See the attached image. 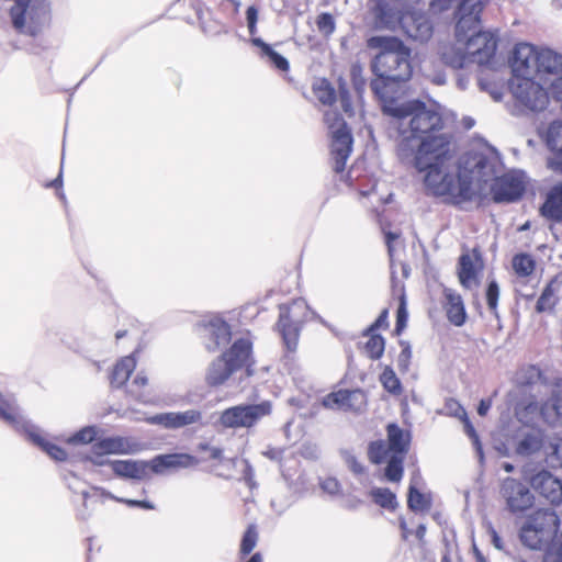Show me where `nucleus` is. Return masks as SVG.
<instances>
[{
	"label": "nucleus",
	"instance_id": "1",
	"mask_svg": "<svg viewBox=\"0 0 562 562\" xmlns=\"http://www.w3.org/2000/svg\"><path fill=\"white\" fill-rule=\"evenodd\" d=\"M451 158L450 142L436 138L432 143L424 140L419 150L406 161L424 173V184L428 195L450 198V203L460 205L474 199L475 192L471 181L462 173L453 175L446 170V162Z\"/></svg>",
	"mask_w": 562,
	"mask_h": 562
},
{
	"label": "nucleus",
	"instance_id": "2",
	"mask_svg": "<svg viewBox=\"0 0 562 562\" xmlns=\"http://www.w3.org/2000/svg\"><path fill=\"white\" fill-rule=\"evenodd\" d=\"M367 46L379 50L370 64L375 76L370 82L373 94L381 105L397 100L401 85L413 75L412 49L398 37L386 35L369 37Z\"/></svg>",
	"mask_w": 562,
	"mask_h": 562
},
{
	"label": "nucleus",
	"instance_id": "3",
	"mask_svg": "<svg viewBox=\"0 0 562 562\" xmlns=\"http://www.w3.org/2000/svg\"><path fill=\"white\" fill-rule=\"evenodd\" d=\"M381 109L384 114L401 121L408 119L409 135L403 136L397 145V155L402 161L415 156L424 140L432 144L434 139L440 137L450 142L445 133H440L443 128L441 115L428 109L420 100L389 101Z\"/></svg>",
	"mask_w": 562,
	"mask_h": 562
},
{
	"label": "nucleus",
	"instance_id": "4",
	"mask_svg": "<svg viewBox=\"0 0 562 562\" xmlns=\"http://www.w3.org/2000/svg\"><path fill=\"white\" fill-rule=\"evenodd\" d=\"M199 459L184 452L158 454L149 461L145 460H113L110 467L113 473L122 479L144 481L150 473L162 474L169 469H188L199 464Z\"/></svg>",
	"mask_w": 562,
	"mask_h": 562
},
{
	"label": "nucleus",
	"instance_id": "5",
	"mask_svg": "<svg viewBox=\"0 0 562 562\" xmlns=\"http://www.w3.org/2000/svg\"><path fill=\"white\" fill-rule=\"evenodd\" d=\"M513 74L548 80L549 76H562V54L550 48L538 49L529 43L515 46L510 60Z\"/></svg>",
	"mask_w": 562,
	"mask_h": 562
},
{
	"label": "nucleus",
	"instance_id": "6",
	"mask_svg": "<svg viewBox=\"0 0 562 562\" xmlns=\"http://www.w3.org/2000/svg\"><path fill=\"white\" fill-rule=\"evenodd\" d=\"M8 15L15 33L37 37L48 30L53 22L50 0H9Z\"/></svg>",
	"mask_w": 562,
	"mask_h": 562
},
{
	"label": "nucleus",
	"instance_id": "7",
	"mask_svg": "<svg viewBox=\"0 0 562 562\" xmlns=\"http://www.w3.org/2000/svg\"><path fill=\"white\" fill-rule=\"evenodd\" d=\"M376 20L387 26L400 24L403 32L407 37L418 41L427 42L434 33V23L425 11L417 9H391L385 0H382L379 5V13Z\"/></svg>",
	"mask_w": 562,
	"mask_h": 562
},
{
	"label": "nucleus",
	"instance_id": "8",
	"mask_svg": "<svg viewBox=\"0 0 562 562\" xmlns=\"http://www.w3.org/2000/svg\"><path fill=\"white\" fill-rule=\"evenodd\" d=\"M251 351L252 344L249 339H236L228 350L211 362L205 376L206 383L210 386L222 385L235 371L244 367L247 376L251 375Z\"/></svg>",
	"mask_w": 562,
	"mask_h": 562
},
{
	"label": "nucleus",
	"instance_id": "9",
	"mask_svg": "<svg viewBox=\"0 0 562 562\" xmlns=\"http://www.w3.org/2000/svg\"><path fill=\"white\" fill-rule=\"evenodd\" d=\"M503 161L494 147L484 150H470L460 160L459 172L464 175L471 183L475 180L484 184L495 181L503 172Z\"/></svg>",
	"mask_w": 562,
	"mask_h": 562
},
{
	"label": "nucleus",
	"instance_id": "10",
	"mask_svg": "<svg viewBox=\"0 0 562 562\" xmlns=\"http://www.w3.org/2000/svg\"><path fill=\"white\" fill-rule=\"evenodd\" d=\"M278 330L289 352L297 348L300 331L305 322L315 316L304 299H295L290 304L279 306Z\"/></svg>",
	"mask_w": 562,
	"mask_h": 562
},
{
	"label": "nucleus",
	"instance_id": "11",
	"mask_svg": "<svg viewBox=\"0 0 562 562\" xmlns=\"http://www.w3.org/2000/svg\"><path fill=\"white\" fill-rule=\"evenodd\" d=\"M488 0H459L453 13V35L457 43L483 30L482 14Z\"/></svg>",
	"mask_w": 562,
	"mask_h": 562
},
{
	"label": "nucleus",
	"instance_id": "12",
	"mask_svg": "<svg viewBox=\"0 0 562 562\" xmlns=\"http://www.w3.org/2000/svg\"><path fill=\"white\" fill-rule=\"evenodd\" d=\"M509 89L517 104L525 110L540 112L549 104L548 91L529 75L513 74Z\"/></svg>",
	"mask_w": 562,
	"mask_h": 562
},
{
	"label": "nucleus",
	"instance_id": "13",
	"mask_svg": "<svg viewBox=\"0 0 562 562\" xmlns=\"http://www.w3.org/2000/svg\"><path fill=\"white\" fill-rule=\"evenodd\" d=\"M560 525L558 515L552 510L537 513L529 518L520 530L521 542L530 549H541Z\"/></svg>",
	"mask_w": 562,
	"mask_h": 562
},
{
	"label": "nucleus",
	"instance_id": "14",
	"mask_svg": "<svg viewBox=\"0 0 562 562\" xmlns=\"http://www.w3.org/2000/svg\"><path fill=\"white\" fill-rule=\"evenodd\" d=\"M270 401L258 404H240L226 408L221 413L218 423L224 428H250L261 418L271 414Z\"/></svg>",
	"mask_w": 562,
	"mask_h": 562
},
{
	"label": "nucleus",
	"instance_id": "15",
	"mask_svg": "<svg viewBox=\"0 0 562 562\" xmlns=\"http://www.w3.org/2000/svg\"><path fill=\"white\" fill-rule=\"evenodd\" d=\"M461 44L470 53L472 64L480 66L490 64L497 50V36L491 31H480L464 40Z\"/></svg>",
	"mask_w": 562,
	"mask_h": 562
},
{
	"label": "nucleus",
	"instance_id": "16",
	"mask_svg": "<svg viewBox=\"0 0 562 562\" xmlns=\"http://www.w3.org/2000/svg\"><path fill=\"white\" fill-rule=\"evenodd\" d=\"M526 477L531 487L551 505L562 503V481L546 469L536 472L526 470Z\"/></svg>",
	"mask_w": 562,
	"mask_h": 562
},
{
	"label": "nucleus",
	"instance_id": "17",
	"mask_svg": "<svg viewBox=\"0 0 562 562\" xmlns=\"http://www.w3.org/2000/svg\"><path fill=\"white\" fill-rule=\"evenodd\" d=\"M199 328L209 351H216L222 346H226L232 338L229 325L217 315L201 321Z\"/></svg>",
	"mask_w": 562,
	"mask_h": 562
},
{
	"label": "nucleus",
	"instance_id": "18",
	"mask_svg": "<svg viewBox=\"0 0 562 562\" xmlns=\"http://www.w3.org/2000/svg\"><path fill=\"white\" fill-rule=\"evenodd\" d=\"M501 493L506 501L508 509L514 514L524 513L533 505V494L526 484L516 479H505Z\"/></svg>",
	"mask_w": 562,
	"mask_h": 562
},
{
	"label": "nucleus",
	"instance_id": "19",
	"mask_svg": "<svg viewBox=\"0 0 562 562\" xmlns=\"http://www.w3.org/2000/svg\"><path fill=\"white\" fill-rule=\"evenodd\" d=\"M321 403L325 408L358 413L367 406V395L361 389H340L324 396Z\"/></svg>",
	"mask_w": 562,
	"mask_h": 562
},
{
	"label": "nucleus",
	"instance_id": "20",
	"mask_svg": "<svg viewBox=\"0 0 562 562\" xmlns=\"http://www.w3.org/2000/svg\"><path fill=\"white\" fill-rule=\"evenodd\" d=\"M149 425L160 426L165 429H180L191 425L204 426L203 413L199 409H188L183 412H166L159 413L146 418Z\"/></svg>",
	"mask_w": 562,
	"mask_h": 562
},
{
	"label": "nucleus",
	"instance_id": "21",
	"mask_svg": "<svg viewBox=\"0 0 562 562\" xmlns=\"http://www.w3.org/2000/svg\"><path fill=\"white\" fill-rule=\"evenodd\" d=\"M0 420L22 436L33 424L21 409L15 396L10 393H0Z\"/></svg>",
	"mask_w": 562,
	"mask_h": 562
},
{
	"label": "nucleus",
	"instance_id": "22",
	"mask_svg": "<svg viewBox=\"0 0 562 562\" xmlns=\"http://www.w3.org/2000/svg\"><path fill=\"white\" fill-rule=\"evenodd\" d=\"M549 167L552 171L562 173V161L551 159L549 160ZM539 213L548 221L562 223V180L549 189Z\"/></svg>",
	"mask_w": 562,
	"mask_h": 562
},
{
	"label": "nucleus",
	"instance_id": "23",
	"mask_svg": "<svg viewBox=\"0 0 562 562\" xmlns=\"http://www.w3.org/2000/svg\"><path fill=\"white\" fill-rule=\"evenodd\" d=\"M525 192L524 183L510 176H499L491 184L492 199L495 203H513L518 201Z\"/></svg>",
	"mask_w": 562,
	"mask_h": 562
},
{
	"label": "nucleus",
	"instance_id": "24",
	"mask_svg": "<svg viewBox=\"0 0 562 562\" xmlns=\"http://www.w3.org/2000/svg\"><path fill=\"white\" fill-rule=\"evenodd\" d=\"M540 415L550 426L562 425V379L552 384L549 397L540 405Z\"/></svg>",
	"mask_w": 562,
	"mask_h": 562
},
{
	"label": "nucleus",
	"instance_id": "25",
	"mask_svg": "<svg viewBox=\"0 0 562 562\" xmlns=\"http://www.w3.org/2000/svg\"><path fill=\"white\" fill-rule=\"evenodd\" d=\"M548 437L540 429H529L515 439V452L519 457H530L543 451Z\"/></svg>",
	"mask_w": 562,
	"mask_h": 562
},
{
	"label": "nucleus",
	"instance_id": "26",
	"mask_svg": "<svg viewBox=\"0 0 562 562\" xmlns=\"http://www.w3.org/2000/svg\"><path fill=\"white\" fill-rule=\"evenodd\" d=\"M443 310L448 321L457 327H461L465 324L468 314L465 311L464 302L462 296L457 293L453 289H443Z\"/></svg>",
	"mask_w": 562,
	"mask_h": 562
},
{
	"label": "nucleus",
	"instance_id": "27",
	"mask_svg": "<svg viewBox=\"0 0 562 562\" xmlns=\"http://www.w3.org/2000/svg\"><path fill=\"white\" fill-rule=\"evenodd\" d=\"M26 440H29L34 446L38 447L42 451H44L47 456H49L55 461H65L67 459V452L61 447L49 442L43 436V430L35 425L32 424V428L30 427L23 435Z\"/></svg>",
	"mask_w": 562,
	"mask_h": 562
},
{
	"label": "nucleus",
	"instance_id": "28",
	"mask_svg": "<svg viewBox=\"0 0 562 562\" xmlns=\"http://www.w3.org/2000/svg\"><path fill=\"white\" fill-rule=\"evenodd\" d=\"M249 42L257 47L258 57L274 69L285 72L290 69L289 60L274 48L266 43L261 37H250Z\"/></svg>",
	"mask_w": 562,
	"mask_h": 562
},
{
	"label": "nucleus",
	"instance_id": "29",
	"mask_svg": "<svg viewBox=\"0 0 562 562\" xmlns=\"http://www.w3.org/2000/svg\"><path fill=\"white\" fill-rule=\"evenodd\" d=\"M92 449L108 454H130L137 451L136 443L124 437H105L97 441Z\"/></svg>",
	"mask_w": 562,
	"mask_h": 562
},
{
	"label": "nucleus",
	"instance_id": "30",
	"mask_svg": "<svg viewBox=\"0 0 562 562\" xmlns=\"http://www.w3.org/2000/svg\"><path fill=\"white\" fill-rule=\"evenodd\" d=\"M389 449L392 454L405 456L409 449L411 434L403 430L397 424L391 423L386 427Z\"/></svg>",
	"mask_w": 562,
	"mask_h": 562
},
{
	"label": "nucleus",
	"instance_id": "31",
	"mask_svg": "<svg viewBox=\"0 0 562 562\" xmlns=\"http://www.w3.org/2000/svg\"><path fill=\"white\" fill-rule=\"evenodd\" d=\"M561 284L562 281L559 280V277H554L548 282L536 303V311L538 313L552 311L554 308L558 303L557 293Z\"/></svg>",
	"mask_w": 562,
	"mask_h": 562
},
{
	"label": "nucleus",
	"instance_id": "32",
	"mask_svg": "<svg viewBox=\"0 0 562 562\" xmlns=\"http://www.w3.org/2000/svg\"><path fill=\"white\" fill-rule=\"evenodd\" d=\"M135 367L136 360L133 356H126L117 361L110 375L111 385L116 389L123 386L127 382Z\"/></svg>",
	"mask_w": 562,
	"mask_h": 562
},
{
	"label": "nucleus",
	"instance_id": "33",
	"mask_svg": "<svg viewBox=\"0 0 562 562\" xmlns=\"http://www.w3.org/2000/svg\"><path fill=\"white\" fill-rule=\"evenodd\" d=\"M546 144L547 147L555 155L551 159H557L559 161H562V122L561 121H553L550 123L547 133H546ZM547 166H549V161H547ZM551 169L550 167H548Z\"/></svg>",
	"mask_w": 562,
	"mask_h": 562
},
{
	"label": "nucleus",
	"instance_id": "34",
	"mask_svg": "<svg viewBox=\"0 0 562 562\" xmlns=\"http://www.w3.org/2000/svg\"><path fill=\"white\" fill-rule=\"evenodd\" d=\"M331 153H340V150L351 153L353 139L351 131L345 121H341L338 127L331 131Z\"/></svg>",
	"mask_w": 562,
	"mask_h": 562
},
{
	"label": "nucleus",
	"instance_id": "35",
	"mask_svg": "<svg viewBox=\"0 0 562 562\" xmlns=\"http://www.w3.org/2000/svg\"><path fill=\"white\" fill-rule=\"evenodd\" d=\"M450 406H456V417L461 419L464 427V432L469 436V438L472 440L473 447L480 458V460H483V448L482 443L480 441L479 435L472 425L471 420L468 417V414L465 409L462 407L460 403H451Z\"/></svg>",
	"mask_w": 562,
	"mask_h": 562
},
{
	"label": "nucleus",
	"instance_id": "36",
	"mask_svg": "<svg viewBox=\"0 0 562 562\" xmlns=\"http://www.w3.org/2000/svg\"><path fill=\"white\" fill-rule=\"evenodd\" d=\"M543 453L551 468H562V437H548Z\"/></svg>",
	"mask_w": 562,
	"mask_h": 562
},
{
	"label": "nucleus",
	"instance_id": "37",
	"mask_svg": "<svg viewBox=\"0 0 562 562\" xmlns=\"http://www.w3.org/2000/svg\"><path fill=\"white\" fill-rule=\"evenodd\" d=\"M407 506L412 512H425L431 507V499L426 497V495L411 482L407 493Z\"/></svg>",
	"mask_w": 562,
	"mask_h": 562
},
{
	"label": "nucleus",
	"instance_id": "38",
	"mask_svg": "<svg viewBox=\"0 0 562 562\" xmlns=\"http://www.w3.org/2000/svg\"><path fill=\"white\" fill-rule=\"evenodd\" d=\"M373 502L382 508L394 510L397 507L396 495L386 487H374L371 490Z\"/></svg>",
	"mask_w": 562,
	"mask_h": 562
},
{
	"label": "nucleus",
	"instance_id": "39",
	"mask_svg": "<svg viewBox=\"0 0 562 562\" xmlns=\"http://www.w3.org/2000/svg\"><path fill=\"white\" fill-rule=\"evenodd\" d=\"M404 456L391 454L384 469V476L390 482H400L404 472Z\"/></svg>",
	"mask_w": 562,
	"mask_h": 562
},
{
	"label": "nucleus",
	"instance_id": "40",
	"mask_svg": "<svg viewBox=\"0 0 562 562\" xmlns=\"http://www.w3.org/2000/svg\"><path fill=\"white\" fill-rule=\"evenodd\" d=\"M513 268L517 276L529 277L536 269V261L529 254H517L513 258Z\"/></svg>",
	"mask_w": 562,
	"mask_h": 562
},
{
	"label": "nucleus",
	"instance_id": "41",
	"mask_svg": "<svg viewBox=\"0 0 562 562\" xmlns=\"http://www.w3.org/2000/svg\"><path fill=\"white\" fill-rule=\"evenodd\" d=\"M368 341L364 344V351L372 360H378L382 357L385 348V339L380 334L371 333Z\"/></svg>",
	"mask_w": 562,
	"mask_h": 562
},
{
	"label": "nucleus",
	"instance_id": "42",
	"mask_svg": "<svg viewBox=\"0 0 562 562\" xmlns=\"http://www.w3.org/2000/svg\"><path fill=\"white\" fill-rule=\"evenodd\" d=\"M380 382L390 394L400 395L402 393V383L391 367H386L380 374Z\"/></svg>",
	"mask_w": 562,
	"mask_h": 562
},
{
	"label": "nucleus",
	"instance_id": "43",
	"mask_svg": "<svg viewBox=\"0 0 562 562\" xmlns=\"http://www.w3.org/2000/svg\"><path fill=\"white\" fill-rule=\"evenodd\" d=\"M475 277V268L471 257L468 254L461 255L459 258V280L460 283L469 288L471 280Z\"/></svg>",
	"mask_w": 562,
	"mask_h": 562
},
{
	"label": "nucleus",
	"instance_id": "44",
	"mask_svg": "<svg viewBox=\"0 0 562 562\" xmlns=\"http://www.w3.org/2000/svg\"><path fill=\"white\" fill-rule=\"evenodd\" d=\"M443 58L446 64L454 69H463L472 63L468 49H452L450 53L445 54Z\"/></svg>",
	"mask_w": 562,
	"mask_h": 562
},
{
	"label": "nucleus",
	"instance_id": "45",
	"mask_svg": "<svg viewBox=\"0 0 562 562\" xmlns=\"http://www.w3.org/2000/svg\"><path fill=\"white\" fill-rule=\"evenodd\" d=\"M389 451L384 440H374L368 446V458L372 464H381L385 461Z\"/></svg>",
	"mask_w": 562,
	"mask_h": 562
},
{
	"label": "nucleus",
	"instance_id": "46",
	"mask_svg": "<svg viewBox=\"0 0 562 562\" xmlns=\"http://www.w3.org/2000/svg\"><path fill=\"white\" fill-rule=\"evenodd\" d=\"M315 94L318 101L325 105H333L337 99L334 87L327 80H323L315 88Z\"/></svg>",
	"mask_w": 562,
	"mask_h": 562
},
{
	"label": "nucleus",
	"instance_id": "47",
	"mask_svg": "<svg viewBox=\"0 0 562 562\" xmlns=\"http://www.w3.org/2000/svg\"><path fill=\"white\" fill-rule=\"evenodd\" d=\"M316 26L318 32L324 37H329L336 30V22L331 13L322 12L316 19Z\"/></svg>",
	"mask_w": 562,
	"mask_h": 562
},
{
	"label": "nucleus",
	"instance_id": "48",
	"mask_svg": "<svg viewBox=\"0 0 562 562\" xmlns=\"http://www.w3.org/2000/svg\"><path fill=\"white\" fill-rule=\"evenodd\" d=\"M485 297L488 310L496 318H498L497 304L499 299V286L496 280L493 279L487 283Z\"/></svg>",
	"mask_w": 562,
	"mask_h": 562
},
{
	"label": "nucleus",
	"instance_id": "49",
	"mask_svg": "<svg viewBox=\"0 0 562 562\" xmlns=\"http://www.w3.org/2000/svg\"><path fill=\"white\" fill-rule=\"evenodd\" d=\"M258 541V532L254 525H250L243 535L240 542V554L248 555Z\"/></svg>",
	"mask_w": 562,
	"mask_h": 562
},
{
	"label": "nucleus",
	"instance_id": "50",
	"mask_svg": "<svg viewBox=\"0 0 562 562\" xmlns=\"http://www.w3.org/2000/svg\"><path fill=\"white\" fill-rule=\"evenodd\" d=\"M350 77L356 93L358 97H361L366 90L367 80L362 75V67L359 64H353L351 66Z\"/></svg>",
	"mask_w": 562,
	"mask_h": 562
},
{
	"label": "nucleus",
	"instance_id": "51",
	"mask_svg": "<svg viewBox=\"0 0 562 562\" xmlns=\"http://www.w3.org/2000/svg\"><path fill=\"white\" fill-rule=\"evenodd\" d=\"M338 98L344 112L351 115L353 112L351 97L347 82L342 78L338 80Z\"/></svg>",
	"mask_w": 562,
	"mask_h": 562
},
{
	"label": "nucleus",
	"instance_id": "52",
	"mask_svg": "<svg viewBox=\"0 0 562 562\" xmlns=\"http://www.w3.org/2000/svg\"><path fill=\"white\" fill-rule=\"evenodd\" d=\"M97 436V429L93 426H87L74 434L69 438V442L71 443H90L94 440Z\"/></svg>",
	"mask_w": 562,
	"mask_h": 562
},
{
	"label": "nucleus",
	"instance_id": "53",
	"mask_svg": "<svg viewBox=\"0 0 562 562\" xmlns=\"http://www.w3.org/2000/svg\"><path fill=\"white\" fill-rule=\"evenodd\" d=\"M246 21H247V27L248 32L251 35V37H256L255 34L257 33V22H258V9L255 5H250L246 10Z\"/></svg>",
	"mask_w": 562,
	"mask_h": 562
},
{
	"label": "nucleus",
	"instance_id": "54",
	"mask_svg": "<svg viewBox=\"0 0 562 562\" xmlns=\"http://www.w3.org/2000/svg\"><path fill=\"white\" fill-rule=\"evenodd\" d=\"M106 496L112 499H115L117 502L124 503L130 507H139V508L148 509V510L155 509V505L151 502L146 501V499L138 501V499H130V498H117V497H114L113 495H111L110 493H106Z\"/></svg>",
	"mask_w": 562,
	"mask_h": 562
},
{
	"label": "nucleus",
	"instance_id": "55",
	"mask_svg": "<svg viewBox=\"0 0 562 562\" xmlns=\"http://www.w3.org/2000/svg\"><path fill=\"white\" fill-rule=\"evenodd\" d=\"M321 488L329 495H338L340 493V483L335 477H326L319 483Z\"/></svg>",
	"mask_w": 562,
	"mask_h": 562
},
{
	"label": "nucleus",
	"instance_id": "56",
	"mask_svg": "<svg viewBox=\"0 0 562 562\" xmlns=\"http://www.w3.org/2000/svg\"><path fill=\"white\" fill-rule=\"evenodd\" d=\"M406 322H407V311H406L405 300L403 297L401 301V304L397 308L395 330L397 333H400L406 326Z\"/></svg>",
	"mask_w": 562,
	"mask_h": 562
},
{
	"label": "nucleus",
	"instance_id": "57",
	"mask_svg": "<svg viewBox=\"0 0 562 562\" xmlns=\"http://www.w3.org/2000/svg\"><path fill=\"white\" fill-rule=\"evenodd\" d=\"M345 460H346V463H347L349 470L351 472H353L355 474L361 475L366 472V467L358 461L356 456H353L351 453H347Z\"/></svg>",
	"mask_w": 562,
	"mask_h": 562
},
{
	"label": "nucleus",
	"instance_id": "58",
	"mask_svg": "<svg viewBox=\"0 0 562 562\" xmlns=\"http://www.w3.org/2000/svg\"><path fill=\"white\" fill-rule=\"evenodd\" d=\"M334 156V170L339 173L345 170L347 159L350 153H346V150H340V153H331Z\"/></svg>",
	"mask_w": 562,
	"mask_h": 562
},
{
	"label": "nucleus",
	"instance_id": "59",
	"mask_svg": "<svg viewBox=\"0 0 562 562\" xmlns=\"http://www.w3.org/2000/svg\"><path fill=\"white\" fill-rule=\"evenodd\" d=\"M65 480L67 482L68 487L71 491H74L75 493H80L82 495L83 502L86 503L89 497V493L86 490H80L78 487V485L80 484L79 479L75 474L69 473V477L65 476Z\"/></svg>",
	"mask_w": 562,
	"mask_h": 562
},
{
	"label": "nucleus",
	"instance_id": "60",
	"mask_svg": "<svg viewBox=\"0 0 562 562\" xmlns=\"http://www.w3.org/2000/svg\"><path fill=\"white\" fill-rule=\"evenodd\" d=\"M387 310H383L378 318L363 331V335H370L382 326H387Z\"/></svg>",
	"mask_w": 562,
	"mask_h": 562
},
{
	"label": "nucleus",
	"instance_id": "61",
	"mask_svg": "<svg viewBox=\"0 0 562 562\" xmlns=\"http://www.w3.org/2000/svg\"><path fill=\"white\" fill-rule=\"evenodd\" d=\"M243 480L245 481V483L252 490L254 487H256V482H255V470L254 468L251 467V464L246 461L245 462V469L243 471Z\"/></svg>",
	"mask_w": 562,
	"mask_h": 562
},
{
	"label": "nucleus",
	"instance_id": "62",
	"mask_svg": "<svg viewBox=\"0 0 562 562\" xmlns=\"http://www.w3.org/2000/svg\"><path fill=\"white\" fill-rule=\"evenodd\" d=\"M93 450V454L90 456V457H87V460H89L90 462H92L94 465H110V462L112 460H109L106 458H104V456L106 453H102L101 451H95L94 449Z\"/></svg>",
	"mask_w": 562,
	"mask_h": 562
},
{
	"label": "nucleus",
	"instance_id": "63",
	"mask_svg": "<svg viewBox=\"0 0 562 562\" xmlns=\"http://www.w3.org/2000/svg\"><path fill=\"white\" fill-rule=\"evenodd\" d=\"M199 448H200V450H209L210 458L212 460L221 461L223 459V449H221L218 447H211L209 443H200Z\"/></svg>",
	"mask_w": 562,
	"mask_h": 562
},
{
	"label": "nucleus",
	"instance_id": "64",
	"mask_svg": "<svg viewBox=\"0 0 562 562\" xmlns=\"http://www.w3.org/2000/svg\"><path fill=\"white\" fill-rule=\"evenodd\" d=\"M412 357V350H411V347L407 345L405 346L400 356H398V366L400 368L402 369H406L407 366H408V362H409V359Z\"/></svg>",
	"mask_w": 562,
	"mask_h": 562
}]
</instances>
